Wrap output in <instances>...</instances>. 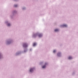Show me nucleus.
I'll return each instance as SVG.
<instances>
[{
    "label": "nucleus",
    "mask_w": 78,
    "mask_h": 78,
    "mask_svg": "<svg viewBox=\"0 0 78 78\" xmlns=\"http://www.w3.org/2000/svg\"><path fill=\"white\" fill-rule=\"evenodd\" d=\"M28 45L26 43H24L23 44V47L24 48H26V47H27Z\"/></svg>",
    "instance_id": "1"
},
{
    "label": "nucleus",
    "mask_w": 78,
    "mask_h": 78,
    "mask_svg": "<svg viewBox=\"0 0 78 78\" xmlns=\"http://www.w3.org/2000/svg\"><path fill=\"white\" fill-rule=\"evenodd\" d=\"M57 55L58 56H60L61 55V53H58L57 54Z\"/></svg>",
    "instance_id": "2"
},
{
    "label": "nucleus",
    "mask_w": 78,
    "mask_h": 78,
    "mask_svg": "<svg viewBox=\"0 0 78 78\" xmlns=\"http://www.w3.org/2000/svg\"><path fill=\"white\" fill-rule=\"evenodd\" d=\"M34 70V69H30V72H32Z\"/></svg>",
    "instance_id": "3"
},
{
    "label": "nucleus",
    "mask_w": 78,
    "mask_h": 78,
    "mask_svg": "<svg viewBox=\"0 0 78 78\" xmlns=\"http://www.w3.org/2000/svg\"><path fill=\"white\" fill-rule=\"evenodd\" d=\"M47 64V63H45V65L44 66H43L42 68H45V67H46L45 65H46Z\"/></svg>",
    "instance_id": "4"
},
{
    "label": "nucleus",
    "mask_w": 78,
    "mask_h": 78,
    "mask_svg": "<svg viewBox=\"0 0 78 78\" xmlns=\"http://www.w3.org/2000/svg\"><path fill=\"white\" fill-rule=\"evenodd\" d=\"M62 27H67V24H63L62 26Z\"/></svg>",
    "instance_id": "5"
},
{
    "label": "nucleus",
    "mask_w": 78,
    "mask_h": 78,
    "mask_svg": "<svg viewBox=\"0 0 78 78\" xmlns=\"http://www.w3.org/2000/svg\"><path fill=\"white\" fill-rule=\"evenodd\" d=\"M42 35L41 34H39V37H41Z\"/></svg>",
    "instance_id": "6"
},
{
    "label": "nucleus",
    "mask_w": 78,
    "mask_h": 78,
    "mask_svg": "<svg viewBox=\"0 0 78 78\" xmlns=\"http://www.w3.org/2000/svg\"><path fill=\"white\" fill-rule=\"evenodd\" d=\"M72 58L71 56H69V59H71Z\"/></svg>",
    "instance_id": "7"
},
{
    "label": "nucleus",
    "mask_w": 78,
    "mask_h": 78,
    "mask_svg": "<svg viewBox=\"0 0 78 78\" xmlns=\"http://www.w3.org/2000/svg\"><path fill=\"white\" fill-rule=\"evenodd\" d=\"M58 29H55V31H58Z\"/></svg>",
    "instance_id": "8"
},
{
    "label": "nucleus",
    "mask_w": 78,
    "mask_h": 78,
    "mask_svg": "<svg viewBox=\"0 0 78 78\" xmlns=\"http://www.w3.org/2000/svg\"><path fill=\"white\" fill-rule=\"evenodd\" d=\"M36 45V43H34L33 44V46H35Z\"/></svg>",
    "instance_id": "9"
},
{
    "label": "nucleus",
    "mask_w": 78,
    "mask_h": 78,
    "mask_svg": "<svg viewBox=\"0 0 78 78\" xmlns=\"http://www.w3.org/2000/svg\"><path fill=\"white\" fill-rule=\"evenodd\" d=\"M14 6L15 7H17L18 6V5H14Z\"/></svg>",
    "instance_id": "10"
},
{
    "label": "nucleus",
    "mask_w": 78,
    "mask_h": 78,
    "mask_svg": "<svg viewBox=\"0 0 78 78\" xmlns=\"http://www.w3.org/2000/svg\"><path fill=\"white\" fill-rule=\"evenodd\" d=\"M8 26H10V25H11V24H10V23H8L7 24Z\"/></svg>",
    "instance_id": "11"
},
{
    "label": "nucleus",
    "mask_w": 78,
    "mask_h": 78,
    "mask_svg": "<svg viewBox=\"0 0 78 78\" xmlns=\"http://www.w3.org/2000/svg\"><path fill=\"white\" fill-rule=\"evenodd\" d=\"M37 36V34H35L34 35L33 37H35V36Z\"/></svg>",
    "instance_id": "12"
},
{
    "label": "nucleus",
    "mask_w": 78,
    "mask_h": 78,
    "mask_svg": "<svg viewBox=\"0 0 78 78\" xmlns=\"http://www.w3.org/2000/svg\"><path fill=\"white\" fill-rule=\"evenodd\" d=\"M10 43H11V42H8L7 43V44H10Z\"/></svg>",
    "instance_id": "13"
},
{
    "label": "nucleus",
    "mask_w": 78,
    "mask_h": 78,
    "mask_svg": "<svg viewBox=\"0 0 78 78\" xmlns=\"http://www.w3.org/2000/svg\"><path fill=\"white\" fill-rule=\"evenodd\" d=\"M55 52H56V50H54L53 53H55Z\"/></svg>",
    "instance_id": "14"
},
{
    "label": "nucleus",
    "mask_w": 78,
    "mask_h": 78,
    "mask_svg": "<svg viewBox=\"0 0 78 78\" xmlns=\"http://www.w3.org/2000/svg\"><path fill=\"white\" fill-rule=\"evenodd\" d=\"M26 51H27V50H26V51L24 50V52H26Z\"/></svg>",
    "instance_id": "15"
},
{
    "label": "nucleus",
    "mask_w": 78,
    "mask_h": 78,
    "mask_svg": "<svg viewBox=\"0 0 78 78\" xmlns=\"http://www.w3.org/2000/svg\"><path fill=\"white\" fill-rule=\"evenodd\" d=\"M2 57V56L1 55L0 56V58H1V57Z\"/></svg>",
    "instance_id": "16"
}]
</instances>
